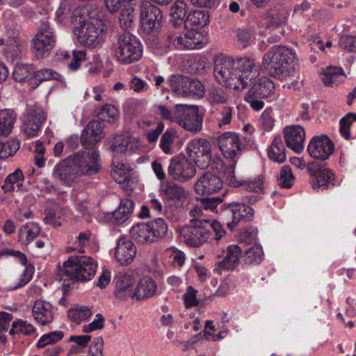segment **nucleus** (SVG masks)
Here are the masks:
<instances>
[{
  "label": "nucleus",
  "mask_w": 356,
  "mask_h": 356,
  "mask_svg": "<svg viewBox=\"0 0 356 356\" xmlns=\"http://www.w3.org/2000/svg\"><path fill=\"white\" fill-rule=\"evenodd\" d=\"M97 268V262L86 255L69 257L63 265L57 266V277L63 282V294L76 289L79 283L88 282L95 276Z\"/></svg>",
  "instance_id": "obj_1"
},
{
  "label": "nucleus",
  "mask_w": 356,
  "mask_h": 356,
  "mask_svg": "<svg viewBox=\"0 0 356 356\" xmlns=\"http://www.w3.org/2000/svg\"><path fill=\"white\" fill-rule=\"evenodd\" d=\"M99 157H65L57 163L53 175L66 186H72L82 176L97 174L100 169Z\"/></svg>",
  "instance_id": "obj_2"
},
{
  "label": "nucleus",
  "mask_w": 356,
  "mask_h": 356,
  "mask_svg": "<svg viewBox=\"0 0 356 356\" xmlns=\"http://www.w3.org/2000/svg\"><path fill=\"white\" fill-rule=\"evenodd\" d=\"M296 58L295 51L286 46L275 45L264 54L261 67L271 76L286 80L295 74V68L289 66Z\"/></svg>",
  "instance_id": "obj_3"
},
{
  "label": "nucleus",
  "mask_w": 356,
  "mask_h": 356,
  "mask_svg": "<svg viewBox=\"0 0 356 356\" xmlns=\"http://www.w3.org/2000/svg\"><path fill=\"white\" fill-rule=\"evenodd\" d=\"M192 225L183 227L181 236L188 246L197 248L211 240L218 241L225 234V231L218 221L196 220L191 219Z\"/></svg>",
  "instance_id": "obj_4"
},
{
  "label": "nucleus",
  "mask_w": 356,
  "mask_h": 356,
  "mask_svg": "<svg viewBox=\"0 0 356 356\" xmlns=\"http://www.w3.org/2000/svg\"><path fill=\"white\" fill-rule=\"evenodd\" d=\"M72 19L74 24V33L80 43L89 47H93L98 43L99 36L103 29H99L90 21L86 7L74 9Z\"/></svg>",
  "instance_id": "obj_5"
},
{
  "label": "nucleus",
  "mask_w": 356,
  "mask_h": 356,
  "mask_svg": "<svg viewBox=\"0 0 356 356\" xmlns=\"http://www.w3.org/2000/svg\"><path fill=\"white\" fill-rule=\"evenodd\" d=\"M168 226L163 218L148 222H138L130 229V236L136 242L145 244L159 241L166 236Z\"/></svg>",
  "instance_id": "obj_6"
},
{
  "label": "nucleus",
  "mask_w": 356,
  "mask_h": 356,
  "mask_svg": "<svg viewBox=\"0 0 356 356\" xmlns=\"http://www.w3.org/2000/svg\"><path fill=\"white\" fill-rule=\"evenodd\" d=\"M213 75L220 84L234 90L241 89L235 59L226 56H216L213 60Z\"/></svg>",
  "instance_id": "obj_7"
},
{
  "label": "nucleus",
  "mask_w": 356,
  "mask_h": 356,
  "mask_svg": "<svg viewBox=\"0 0 356 356\" xmlns=\"http://www.w3.org/2000/svg\"><path fill=\"white\" fill-rule=\"evenodd\" d=\"M115 57L121 63H132L142 57L140 42L128 33L118 35L115 49Z\"/></svg>",
  "instance_id": "obj_8"
},
{
  "label": "nucleus",
  "mask_w": 356,
  "mask_h": 356,
  "mask_svg": "<svg viewBox=\"0 0 356 356\" xmlns=\"http://www.w3.org/2000/svg\"><path fill=\"white\" fill-rule=\"evenodd\" d=\"M314 160L307 163V172L312 178V186L315 190L327 189L334 186V173L324 166V162L329 157H313Z\"/></svg>",
  "instance_id": "obj_9"
},
{
  "label": "nucleus",
  "mask_w": 356,
  "mask_h": 356,
  "mask_svg": "<svg viewBox=\"0 0 356 356\" xmlns=\"http://www.w3.org/2000/svg\"><path fill=\"white\" fill-rule=\"evenodd\" d=\"M56 43V35L47 20L42 21L37 34L32 40L31 48L38 58L49 55Z\"/></svg>",
  "instance_id": "obj_10"
},
{
  "label": "nucleus",
  "mask_w": 356,
  "mask_h": 356,
  "mask_svg": "<svg viewBox=\"0 0 356 356\" xmlns=\"http://www.w3.org/2000/svg\"><path fill=\"white\" fill-rule=\"evenodd\" d=\"M174 121L184 129L194 133L200 131L202 128V116L199 113L197 106L177 104L174 111Z\"/></svg>",
  "instance_id": "obj_11"
},
{
  "label": "nucleus",
  "mask_w": 356,
  "mask_h": 356,
  "mask_svg": "<svg viewBox=\"0 0 356 356\" xmlns=\"http://www.w3.org/2000/svg\"><path fill=\"white\" fill-rule=\"evenodd\" d=\"M102 123L99 120L90 121L82 131L81 143L84 149L83 154L98 156L96 145L103 138Z\"/></svg>",
  "instance_id": "obj_12"
},
{
  "label": "nucleus",
  "mask_w": 356,
  "mask_h": 356,
  "mask_svg": "<svg viewBox=\"0 0 356 356\" xmlns=\"http://www.w3.org/2000/svg\"><path fill=\"white\" fill-rule=\"evenodd\" d=\"M168 175L179 181H186L196 173L193 163L188 157H172L168 168Z\"/></svg>",
  "instance_id": "obj_13"
},
{
  "label": "nucleus",
  "mask_w": 356,
  "mask_h": 356,
  "mask_svg": "<svg viewBox=\"0 0 356 356\" xmlns=\"http://www.w3.org/2000/svg\"><path fill=\"white\" fill-rule=\"evenodd\" d=\"M113 179L126 192L132 191L138 182L136 172L127 163H113Z\"/></svg>",
  "instance_id": "obj_14"
},
{
  "label": "nucleus",
  "mask_w": 356,
  "mask_h": 356,
  "mask_svg": "<svg viewBox=\"0 0 356 356\" xmlns=\"http://www.w3.org/2000/svg\"><path fill=\"white\" fill-rule=\"evenodd\" d=\"M140 22L144 31L149 33L161 27L163 18L161 10L149 1H144L140 6Z\"/></svg>",
  "instance_id": "obj_15"
},
{
  "label": "nucleus",
  "mask_w": 356,
  "mask_h": 356,
  "mask_svg": "<svg viewBox=\"0 0 356 356\" xmlns=\"http://www.w3.org/2000/svg\"><path fill=\"white\" fill-rule=\"evenodd\" d=\"M236 157H213L211 170L222 175L229 186H237L235 176Z\"/></svg>",
  "instance_id": "obj_16"
},
{
  "label": "nucleus",
  "mask_w": 356,
  "mask_h": 356,
  "mask_svg": "<svg viewBox=\"0 0 356 356\" xmlns=\"http://www.w3.org/2000/svg\"><path fill=\"white\" fill-rule=\"evenodd\" d=\"M235 62L236 72L240 75L238 81L241 82L240 88L243 89L250 81L259 75V68L254 60L248 57L235 59Z\"/></svg>",
  "instance_id": "obj_17"
},
{
  "label": "nucleus",
  "mask_w": 356,
  "mask_h": 356,
  "mask_svg": "<svg viewBox=\"0 0 356 356\" xmlns=\"http://www.w3.org/2000/svg\"><path fill=\"white\" fill-rule=\"evenodd\" d=\"M159 193L164 201L172 202L178 207L183 205L188 195V193L183 186L172 181L162 184Z\"/></svg>",
  "instance_id": "obj_18"
},
{
  "label": "nucleus",
  "mask_w": 356,
  "mask_h": 356,
  "mask_svg": "<svg viewBox=\"0 0 356 356\" xmlns=\"http://www.w3.org/2000/svg\"><path fill=\"white\" fill-rule=\"evenodd\" d=\"M283 134L287 147L295 154H301L306 136L303 127L300 125L287 126L284 129Z\"/></svg>",
  "instance_id": "obj_19"
},
{
  "label": "nucleus",
  "mask_w": 356,
  "mask_h": 356,
  "mask_svg": "<svg viewBox=\"0 0 356 356\" xmlns=\"http://www.w3.org/2000/svg\"><path fill=\"white\" fill-rule=\"evenodd\" d=\"M115 294L116 297L120 299L132 298L136 282L134 273L131 270L120 273L115 277Z\"/></svg>",
  "instance_id": "obj_20"
},
{
  "label": "nucleus",
  "mask_w": 356,
  "mask_h": 356,
  "mask_svg": "<svg viewBox=\"0 0 356 356\" xmlns=\"http://www.w3.org/2000/svg\"><path fill=\"white\" fill-rule=\"evenodd\" d=\"M222 185L220 177L211 172H205L195 183V191L199 195H210L218 192Z\"/></svg>",
  "instance_id": "obj_21"
},
{
  "label": "nucleus",
  "mask_w": 356,
  "mask_h": 356,
  "mask_svg": "<svg viewBox=\"0 0 356 356\" xmlns=\"http://www.w3.org/2000/svg\"><path fill=\"white\" fill-rule=\"evenodd\" d=\"M242 247L238 245H229L225 257L215 265L213 272L220 274L222 270H234L241 263Z\"/></svg>",
  "instance_id": "obj_22"
},
{
  "label": "nucleus",
  "mask_w": 356,
  "mask_h": 356,
  "mask_svg": "<svg viewBox=\"0 0 356 356\" xmlns=\"http://www.w3.org/2000/svg\"><path fill=\"white\" fill-rule=\"evenodd\" d=\"M45 120L46 115L41 108H31L22 126L24 134L29 137L36 135Z\"/></svg>",
  "instance_id": "obj_23"
},
{
  "label": "nucleus",
  "mask_w": 356,
  "mask_h": 356,
  "mask_svg": "<svg viewBox=\"0 0 356 356\" xmlns=\"http://www.w3.org/2000/svg\"><path fill=\"white\" fill-rule=\"evenodd\" d=\"M220 150L224 156H236L242 152L244 147L238 136L234 132H225L217 138Z\"/></svg>",
  "instance_id": "obj_24"
},
{
  "label": "nucleus",
  "mask_w": 356,
  "mask_h": 356,
  "mask_svg": "<svg viewBox=\"0 0 356 356\" xmlns=\"http://www.w3.org/2000/svg\"><path fill=\"white\" fill-rule=\"evenodd\" d=\"M334 145L325 134L314 136L307 146L309 156H331L334 153Z\"/></svg>",
  "instance_id": "obj_25"
},
{
  "label": "nucleus",
  "mask_w": 356,
  "mask_h": 356,
  "mask_svg": "<svg viewBox=\"0 0 356 356\" xmlns=\"http://www.w3.org/2000/svg\"><path fill=\"white\" fill-rule=\"evenodd\" d=\"M115 257L121 265H129L134 259L136 248L134 243L127 237H120L115 247Z\"/></svg>",
  "instance_id": "obj_26"
},
{
  "label": "nucleus",
  "mask_w": 356,
  "mask_h": 356,
  "mask_svg": "<svg viewBox=\"0 0 356 356\" xmlns=\"http://www.w3.org/2000/svg\"><path fill=\"white\" fill-rule=\"evenodd\" d=\"M157 291L156 281L150 276H143L138 280L134 289L132 299L138 301L145 300L154 296Z\"/></svg>",
  "instance_id": "obj_27"
},
{
  "label": "nucleus",
  "mask_w": 356,
  "mask_h": 356,
  "mask_svg": "<svg viewBox=\"0 0 356 356\" xmlns=\"http://www.w3.org/2000/svg\"><path fill=\"white\" fill-rule=\"evenodd\" d=\"M135 202L130 198L120 199L117 209L113 211V225L126 226L131 222Z\"/></svg>",
  "instance_id": "obj_28"
},
{
  "label": "nucleus",
  "mask_w": 356,
  "mask_h": 356,
  "mask_svg": "<svg viewBox=\"0 0 356 356\" xmlns=\"http://www.w3.org/2000/svg\"><path fill=\"white\" fill-rule=\"evenodd\" d=\"M130 1L131 0H113V13L120 10L118 20L124 30L131 27L134 22V8Z\"/></svg>",
  "instance_id": "obj_29"
},
{
  "label": "nucleus",
  "mask_w": 356,
  "mask_h": 356,
  "mask_svg": "<svg viewBox=\"0 0 356 356\" xmlns=\"http://www.w3.org/2000/svg\"><path fill=\"white\" fill-rule=\"evenodd\" d=\"M53 306L48 302L42 300H35L32 313L35 321L42 325H46L52 322L54 315Z\"/></svg>",
  "instance_id": "obj_30"
},
{
  "label": "nucleus",
  "mask_w": 356,
  "mask_h": 356,
  "mask_svg": "<svg viewBox=\"0 0 356 356\" xmlns=\"http://www.w3.org/2000/svg\"><path fill=\"white\" fill-rule=\"evenodd\" d=\"M264 259V252L261 245L254 244L250 247H242L241 264L243 266L259 264Z\"/></svg>",
  "instance_id": "obj_31"
},
{
  "label": "nucleus",
  "mask_w": 356,
  "mask_h": 356,
  "mask_svg": "<svg viewBox=\"0 0 356 356\" xmlns=\"http://www.w3.org/2000/svg\"><path fill=\"white\" fill-rule=\"evenodd\" d=\"M218 219L214 221H218L221 224L222 228L223 225H226L227 227L233 231L236 227V210L234 207V202L229 203H222L218 207L217 211Z\"/></svg>",
  "instance_id": "obj_32"
},
{
  "label": "nucleus",
  "mask_w": 356,
  "mask_h": 356,
  "mask_svg": "<svg viewBox=\"0 0 356 356\" xmlns=\"http://www.w3.org/2000/svg\"><path fill=\"white\" fill-rule=\"evenodd\" d=\"M274 88V84L273 81L266 77H262L259 79L253 86L247 92L248 97L254 96L260 99L268 97L273 89Z\"/></svg>",
  "instance_id": "obj_33"
},
{
  "label": "nucleus",
  "mask_w": 356,
  "mask_h": 356,
  "mask_svg": "<svg viewBox=\"0 0 356 356\" xmlns=\"http://www.w3.org/2000/svg\"><path fill=\"white\" fill-rule=\"evenodd\" d=\"M17 115L10 109L0 110V136H8L12 131Z\"/></svg>",
  "instance_id": "obj_34"
},
{
  "label": "nucleus",
  "mask_w": 356,
  "mask_h": 356,
  "mask_svg": "<svg viewBox=\"0 0 356 356\" xmlns=\"http://www.w3.org/2000/svg\"><path fill=\"white\" fill-rule=\"evenodd\" d=\"M209 22V13L206 10H196L191 12L184 22L186 27L197 29L206 26Z\"/></svg>",
  "instance_id": "obj_35"
},
{
  "label": "nucleus",
  "mask_w": 356,
  "mask_h": 356,
  "mask_svg": "<svg viewBox=\"0 0 356 356\" xmlns=\"http://www.w3.org/2000/svg\"><path fill=\"white\" fill-rule=\"evenodd\" d=\"M264 177L259 175L254 178H248L246 179H238V185L232 186L233 187H242L244 190L254 193H263L264 191Z\"/></svg>",
  "instance_id": "obj_36"
},
{
  "label": "nucleus",
  "mask_w": 356,
  "mask_h": 356,
  "mask_svg": "<svg viewBox=\"0 0 356 356\" xmlns=\"http://www.w3.org/2000/svg\"><path fill=\"white\" fill-rule=\"evenodd\" d=\"M187 6L184 0H177L172 4L170 10L171 22L174 27L178 28L185 22Z\"/></svg>",
  "instance_id": "obj_37"
},
{
  "label": "nucleus",
  "mask_w": 356,
  "mask_h": 356,
  "mask_svg": "<svg viewBox=\"0 0 356 356\" xmlns=\"http://www.w3.org/2000/svg\"><path fill=\"white\" fill-rule=\"evenodd\" d=\"M186 151L189 156H207L211 153V147L205 139H193L188 144Z\"/></svg>",
  "instance_id": "obj_38"
},
{
  "label": "nucleus",
  "mask_w": 356,
  "mask_h": 356,
  "mask_svg": "<svg viewBox=\"0 0 356 356\" xmlns=\"http://www.w3.org/2000/svg\"><path fill=\"white\" fill-rule=\"evenodd\" d=\"M236 210V225L240 222L252 221L254 216V210L246 203L234 202Z\"/></svg>",
  "instance_id": "obj_39"
},
{
  "label": "nucleus",
  "mask_w": 356,
  "mask_h": 356,
  "mask_svg": "<svg viewBox=\"0 0 356 356\" xmlns=\"http://www.w3.org/2000/svg\"><path fill=\"white\" fill-rule=\"evenodd\" d=\"M40 232L39 225L29 222L19 229V238L23 244H29L39 235Z\"/></svg>",
  "instance_id": "obj_40"
},
{
  "label": "nucleus",
  "mask_w": 356,
  "mask_h": 356,
  "mask_svg": "<svg viewBox=\"0 0 356 356\" xmlns=\"http://www.w3.org/2000/svg\"><path fill=\"white\" fill-rule=\"evenodd\" d=\"M92 315V312L89 307L77 306L71 308L67 311V317L69 319L77 324L88 321Z\"/></svg>",
  "instance_id": "obj_41"
},
{
  "label": "nucleus",
  "mask_w": 356,
  "mask_h": 356,
  "mask_svg": "<svg viewBox=\"0 0 356 356\" xmlns=\"http://www.w3.org/2000/svg\"><path fill=\"white\" fill-rule=\"evenodd\" d=\"M341 76H345L342 68L337 67H327L323 72V81L327 86L339 82Z\"/></svg>",
  "instance_id": "obj_42"
},
{
  "label": "nucleus",
  "mask_w": 356,
  "mask_h": 356,
  "mask_svg": "<svg viewBox=\"0 0 356 356\" xmlns=\"http://www.w3.org/2000/svg\"><path fill=\"white\" fill-rule=\"evenodd\" d=\"M34 74V68L32 65L17 64L13 72V79L18 82L29 80Z\"/></svg>",
  "instance_id": "obj_43"
},
{
  "label": "nucleus",
  "mask_w": 356,
  "mask_h": 356,
  "mask_svg": "<svg viewBox=\"0 0 356 356\" xmlns=\"http://www.w3.org/2000/svg\"><path fill=\"white\" fill-rule=\"evenodd\" d=\"M295 177L293 176L291 168L289 165L282 167L280 175L277 176L278 184L283 188H291L294 184Z\"/></svg>",
  "instance_id": "obj_44"
},
{
  "label": "nucleus",
  "mask_w": 356,
  "mask_h": 356,
  "mask_svg": "<svg viewBox=\"0 0 356 356\" xmlns=\"http://www.w3.org/2000/svg\"><path fill=\"white\" fill-rule=\"evenodd\" d=\"M64 337V332L62 331H52L42 334L36 343L38 348H44L47 345L54 344L60 341Z\"/></svg>",
  "instance_id": "obj_45"
},
{
  "label": "nucleus",
  "mask_w": 356,
  "mask_h": 356,
  "mask_svg": "<svg viewBox=\"0 0 356 356\" xmlns=\"http://www.w3.org/2000/svg\"><path fill=\"white\" fill-rule=\"evenodd\" d=\"M258 230L256 227L250 226L242 231L239 235L240 245L246 247L248 245L257 244Z\"/></svg>",
  "instance_id": "obj_46"
},
{
  "label": "nucleus",
  "mask_w": 356,
  "mask_h": 356,
  "mask_svg": "<svg viewBox=\"0 0 356 356\" xmlns=\"http://www.w3.org/2000/svg\"><path fill=\"white\" fill-rule=\"evenodd\" d=\"M188 81V77L179 74H173L169 79V86L174 93L181 96L183 91H184V86H186V82Z\"/></svg>",
  "instance_id": "obj_47"
},
{
  "label": "nucleus",
  "mask_w": 356,
  "mask_h": 356,
  "mask_svg": "<svg viewBox=\"0 0 356 356\" xmlns=\"http://www.w3.org/2000/svg\"><path fill=\"white\" fill-rule=\"evenodd\" d=\"M353 121H356V114L353 113H348L346 116L340 120L339 131L341 136H343L346 140H348L350 137V127Z\"/></svg>",
  "instance_id": "obj_48"
},
{
  "label": "nucleus",
  "mask_w": 356,
  "mask_h": 356,
  "mask_svg": "<svg viewBox=\"0 0 356 356\" xmlns=\"http://www.w3.org/2000/svg\"><path fill=\"white\" fill-rule=\"evenodd\" d=\"M222 197L219 196L216 197H204L200 200L204 211H211L217 214L218 207L222 202Z\"/></svg>",
  "instance_id": "obj_49"
},
{
  "label": "nucleus",
  "mask_w": 356,
  "mask_h": 356,
  "mask_svg": "<svg viewBox=\"0 0 356 356\" xmlns=\"http://www.w3.org/2000/svg\"><path fill=\"white\" fill-rule=\"evenodd\" d=\"M338 44L341 49L356 52V36L342 35L339 40Z\"/></svg>",
  "instance_id": "obj_50"
},
{
  "label": "nucleus",
  "mask_w": 356,
  "mask_h": 356,
  "mask_svg": "<svg viewBox=\"0 0 356 356\" xmlns=\"http://www.w3.org/2000/svg\"><path fill=\"white\" fill-rule=\"evenodd\" d=\"M209 98L213 104H225L227 101L228 96L223 89L211 88L209 90Z\"/></svg>",
  "instance_id": "obj_51"
},
{
  "label": "nucleus",
  "mask_w": 356,
  "mask_h": 356,
  "mask_svg": "<svg viewBox=\"0 0 356 356\" xmlns=\"http://www.w3.org/2000/svg\"><path fill=\"white\" fill-rule=\"evenodd\" d=\"M19 149V143L17 140H11L6 143L0 142L1 156H14Z\"/></svg>",
  "instance_id": "obj_52"
},
{
  "label": "nucleus",
  "mask_w": 356,
  "mask_h": 356,
  "mask_svg": "<svg viewBox=\"0 0 356 356\" xmlns=\"http://www.w3.org/2000/svg\"><path fill=\"white\" fill-rule=\"evenodd\" d=\"M130 136L128 134H121L113 139V151L124 153L127 150Z\"/></svg>",
  "instance_id": "obj_53"
},
{
  "label": "nucleus",
  "mask_w": 356,
  "mask_h": 356,
  "mask_svg": "<svg viewBox=\"0 0 356 356\" xmlns=\"http://www.w3.org/2000/svg\"><path fill=\"white\" fill-rule=\"evenodd\" d=\"M175 134L176 132L173 129L167 130L161 137L160 147L166 154L171 153V145L174 141Z\"/></svg>",
  "instance_id": "obj_54"
},
{
  "label": "nucleus",
  "mask_w": 356,
  "mask_h": 356,
  "mask_svg": "<svg viewBox=\"0 0 356 356\" xmlns=\"http://www.w3.org/2000/svg\"><path fill=\"white\" fill-rule=\"evenodd\" d=\"M285 145L283 143L281 137H275L268 148V156H285Z\"/></svg>",
  "instance_id": "obj_55"
},
{
  "label": "nucleus",
  "mask_w": 356,
  "mask_h": 356,
  "mask_svg": "<svg viewBox=\"0 0 356 356\" xmlns=\"http://www.w3.org/2000/svg\"><path fill=\"white\" fill-rule=\"evenodd\" d=\"M197 291L193 286L187 287V291L184 295V302L186 308L197 307L200 305V300L197 299Z\"/></svg>",
  "instance_id": "obj_56"
},
{
  "label": "nucleus",
  "mask_w": 356,
  "mask_h": 356,
  "mask_svg": "<svg viewBox=\"0 0 356 356\" xmlns=\"http://www.w3.org/2000/svg\"><path fill=\"white\" fill-rule=\"evenodd\" d=\"M186 33L188 49H199L202 47L203 42L200 39L202 37L200 33L195 31H189Z\"/></svg>",
  "instance_id": "obj_57"
},
{
  "label": "nucleus",
  "mask_w": 356,
  "mask_h": 356,
  "mask_svg": "<svg viewBox=\"0 0 356 356\" xmlns=\"http://www.w3.org/2000/svg\"><path fill=\"white\" fill-rule=\"evenodd\" d=\"M104 326V318L102 314H97L95 318L90 323L83 326V332L90 333L93 331L100 330Z\"/></svg>",
  "instance_id": "obj_58"
},
{
  "label": "nucleus",
  "mask_w": 356,
  "mask_h": 356,
  "mask_svg": "<svg viewBox=\"0 0 356 356\" xmlns=\"http://www.w3.org/2000/svg\"><path fill=\"white\" fill-rule=\"evenodd\" d=\"M34 76L36 79L40 81H47L50 79H59L60 74L51 69H42L35 72L34 70Z\"/></svg>",
  "instance_id": "obj_59"
},
{
  "label": "nucleus",
  "mask_w": 356,
  "mask_h": 356,
  "mask_svg": "<svg viewBox=\"0 0 356 356\" xmlns=\"http://www.w3.org/2000/svg\"><path fill=\"white\" fill-rule=\"evenodd\" d=\"M45 217L44 221L47 225H51L54 227H60L61 222L58 221L59 211L56 209H47L44 211Z\"/></svg>",
  "instance_id": "obj_60"
},
{
  "label": "nucleus",
  "mask_w": 356,
  "mask_h": 356,
  "mask_svg": "<svg viewBox=\"0 0 356 356\" xmlns=\"http://www.w3.org/2000/svg\"><path fill=\"white\" fill-rule=\"evenodd\" d=\"M103 339L102 337H97L94 339L89 347L88 354L90 356H103L102 355Z\"/></svg>",
  "instance_id": "obj_61"
},
{
  "label": "nucleus",
  "mask_w": 356,
  "mask_h": 356,
  "mask_svg": "<svg viewBox=\"0 0 356 356\" xmlns=\"http://www.w3.org/2000/svg\"><path fill=\"white\" fill-rule=\"evenodd\" d=\"M204 94V87L203 84L197 79H191L190 95L203 97Z\"/></svg>",
  "instance_id": "obj_62"
},
{
  "label": "nucleus",
  "mask_w": 356,
  "mask_h": 356,
  "mask_svg": "<svg viewBox=\"0 0 356 356\" xmlns=\"http://www.w3.org/2000/svg\"><path fill=\"white\" fill-rule=\"evenodd\" d=\"M275 120L267 112H263L259 119V123L265 131H270L274 126Z\"/></svg>",
  "instance_id": "obj_63"
},
{
  "label": "nucleus",
  "mask_w": 356,
  "mask_h": 356,
  "mask_svg": "<svg viewBox=\"0 0 356 356\" xmlns=\"http://www.w3.org/2000/svg\"><path fill=\"white\" fill-rule=\"evenodd\" d=\"M91 340L90 335H72L69 339V342L75 343L80 348H86Z\"/></svg>",
  "instance_id": "obj_64"
}]
</instances>
